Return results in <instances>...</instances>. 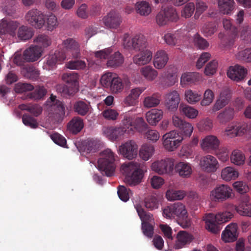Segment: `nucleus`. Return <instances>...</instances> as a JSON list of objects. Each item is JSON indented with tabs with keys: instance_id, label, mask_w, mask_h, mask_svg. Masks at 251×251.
Masks as SVG:
<instances>
[{
	"instance_id": "864d4df0",
	"label": "nucleus",
	"mask_w": 251,
	"mask_h": 251,
	"mask_svg": "<svg viewBox=\"0 0 251 251\" xmlns=\"http://www.w3.org/2000/svg\"><path fill=\"white\" fill-rule=\"evenodd\" d=\"M232 163L236 165H241L244 163L245 156L242 152L239 150H234L230 156Z\"/></svg>"
},
{
	"instance_id": "1a4fd4ad",
	"label": "nucleus",
	"mask_w": 251,
	"mask_h": 251,
	"mask_svg": "<svg viewBox=\"0 0 251 251\" xmlns=\"http://www.w3.org/2000/svg\"><path fill=\"white\" fill-rule=\"evenodd\" d=\"M26 21L36 28L40 29L45 24L44 14L37 9L29 10L25 16Z\"/></svg>"
},
{
	"instance_id": "393cba45",
	"label": "nucleus",
	"mask_w": 251,
	"mask_h": 251,
	"mask_svg": "<svg viewBox=\"0 0 251 251\" xmlns=\"http://www.w3.org/2000/svg\"><path fill=\"white\" fill-rule=\"evenodd\" d=\"M104 133L112 141L120 139L125 133H126V129L120 127H108L103 130Z\"/></svg>"
},
{
	"instance_id": "a211bd4d",
	"label": "nucleus",
	"mask_w": 251,
	"mask_h": 251,
	"mask_svg": "<svg viewBox=\"0 0 251 251\" xmlns=\"http://www.w3.org/2000/svg\"><path fill=\"white\" fill-rule=\"evenodd\" d=\"M247 74V70L239 65L230 66L227 72L229 78L237 82L243 79Z\"/></svg>"
},
{
	"instance_id": "603ef678",
	"label": "nucleus",
	"mask_w": 251,
	"mask_h": 251,
	"mask_svg": "<svg viewBox=\"0 0 251 251\" xmlns=\"http://www.w3.org/2000/svg\"><path fill=\"white\" fill-rule=\"evenodd\" d=\"M185 98L189 103L194 104L201 100V96L196 91L190 89L185 92Z\"/></svg>"
},
{
	"instance_id": "a19ab883",
	"label": "nucleus",
	"mask_w": 251,
	"mask_h": 251,
	"mask_svg": "<svg viewBox=\"0 0 251 251\" xmlns=\"http://www.w3.org/2000/svg\"><path fill=\"white\" fill-rule=\"evenodd\" d=\"M218 5L221 12L229 14L234 9V0H218Z\"/></svg>"
},
{
	"instance_id": "6e6552de",
	"label": "nucleus",
	"mask_w": 251,
	"mask_h": 251,
	"mask_svg": "<svg viewBox=\"0 0 251 251\" xmlns=\"http://www.w3.org/2000/svg\"><path fill=\"white\" fill-rule=\"evenodd\" d=\"M155 19L158 25L163 26L167 24L169 22H176L178 16L174 8L167 7L158 12Z\"/></svg>"
},
{
	"instance_id": "7ed1b4c3",
	"label": "nucleus",
	"mask_w": 251,
	"mask_h": 251,
	"mask_svg": "<svg viewBox=\"0 0 251 251\" xmlns=\"http://www.w3.org/2000/svg\"><path fill=\"white\" fill-rule=\"evenodd\" d=\"M101 85L109 90L112 94H118L121 93L125 87L129 83L128 78L122 79L112 73L103 74L100 80Z\"/></svg>"
},
{
	"instance_id": "412c9836",
	"label": "nucleus",
	"mask_w": 251,
	"mask_h": 251,
	"mask_svg": "<svg viewBox=\"0 0 251 251\" xmlns=\"http://www.w3.org/2000/svg\"><path fill=\"white\" fill-rule=\"evenodd\" d=\"M145 87H136L132 89L129 94L124 100V104L127 106H135L138 103L140 95L145 90Z\"/></svg>"
},
{
	"instance_id": "bf43d9fd",
	"label": "nucleus",
	"mask_w": 251,
	"mask_h": 251,
	"mask_svg": "<svg viewBox=\"0 0 251 251\" xmlns=\"http://www.w3.org/2000/svg\"><path fill=\"white\" fill-rule=\"evenodd\" d=\"M148 128V125L146 123L143 118L138 117L134 118L133 124V131L136 129L140 132L145 131Z\"/></svg>"
},
{
	"instance_id": "20e7f679",
	"label": "nucleus",
	"mask_w": 251,
	"mask_h": 251,
	"mask_svg": "<svg viewBox=\"0 0 251 251\" xmlns=\"http://www.w3.org/2000/svg\"><path fill=\"white\" fill-rule=\"evenodd\" d=\"M233 217V214L228 211H223L218 212L216 215L208 213L205 217V228L208 231L213 233H218L220 230V227L217 223H224L228 222Z\"/></svg>"
},
{
	"instance_id": "338daca9",
	"label": "nucleus",
	"mask_w": 251,
	"mask_h": 251,
	"mask_svg": "<svg viewBox=\"0 0 251 251\" xmlns=\"http://www.w3.org/2000/svg\"><path fill=\"white\" fill-rule=\"evenodd\" d=\"M214 98V95L212 91L210 89H207L203 94V99L201 101V105H209L212 102Z\"/></svg>"
},
{
	"instance_id": "7c9ffc66",
	"label": "nucleus",
	"mask_w": 251,
	"mask_h": 251,
	"mask_svg": "<svg viewBox=\"0 0 251 251\" xmlns=\"http://www.w3.org/2000/svg\"><path fill=\"white\" fill-rule=\"evenodd\" d=\"M33 42L35 44L34 46L37 47L38 49L42 50L50 46L51 44L50 38L45 34H40L36 36L33 39Z\"/></svg>"
},
{
	"instance_id": "13d9d810",
	"label": "nucleus",
	"mask_w": 251,
	"mask_h": 251,
	"mask_svg": "<svg viewBox=\"0 0 251 251\" xmlns=\"http://www.w3.org/2000/svg\"><path fill=\"white\" fill-rule=\"evenodd\" d=\"M47 93V90L43 86H38L29 94V98L35 100L42 99Z\"/></svg>"
},
{
	"instance_id": "f8f14e48",
	"label": "nucleus",
	"mask_w": 251,
	"mask_h": 251,
	"mask_svg": "<svg viewBox=\"0 0 251 251\" xmlns=\"http://www.w3.org/2000/svg\"><path fill=\"white\" fill-rule=\"evenodd\" d=\"M56 96L51 95L50 97V113L52 115L56 120L62 119L65 114V108L62 101L57 100Z\"/></svg>"
},
{
	"instance_id": "69168bd1",
	"label": "nucleus",
	"mask_w": 251,
	"mask_h": 251,
	"mask_svg": "<svg viewBox=\"0 0 251 251\" xmlns=\"http://www.w3.org/2000/svg\"><path fill=\"white\" fill-rule=\"evenodd\" d=\"M117 193L119 198L122 201L126 202L128 201L131 192L130 189L126 188L124 186H119Z\"/></svg>"
},
{
	"instance_id": "4468645a",
	"label": "nucleus",
	"mask_w": 251,
	"mask_h": 251,
	"mask_svg": "<svg viewBox=\"0 0 251 251\" xmlns=\"http://www.w3.org/2000/svg\"><path fill=\"white\" fill-rule=\"evenodd\" d=\"M63 50L68 55L74 58H77L80 56V46L78 43L73 38H68L63 42Z\"/></svg>"
},
{
	"instance_id": "0eeeda50",
	"label": "nucleus",
	"mask_w": 251,
	"mask_h": 251,
	"mask_svg": "<svg viewBox=\"0 0 251 251\" xmlns=\"http://www.w3.org/2000/svg\"><path fill=\"white\" fill-rule=\"evenodd\" d=\"M232 189L227 185L221 184L210 192V199L215 202H222L232 197Z\"/></svg>"
},
{
	"instance_id": "423d86ee",
	"label": "nucleus",
	"mask_w": 251,
	"mask_h": 251,
	"mask_svg": "<svg viewBox=\"0 0 251 251\" xmlns=\"http://www.w3.org/2000/svg\"><path fill=\"white\" fill-rule=\"evenodd\" d=\"M129 35L125 34L123 40V45L125 48L129 50H134L135 51L144 50L147 47V41L145 37L141 34H137L131 38L127 40Z\"/></svg>"
},
{
	"instance_id": "9b49d317",
	"label": "nucleus",
	"mask_w": 251,
	"mask_h": 251,
	"mask_svg": "<svg viewBox=\"0 0 251 251\" xmlns=\"http://www.w3.org/2000/svg\"><path fill=\"white\" fill-rule=\"evenodd\" d=\"M223 26L226 30L230 29L227 35L222 40V45L226 48H229L232 47L237 37V28L232 26L231 21L229 19H224L223 20Z\"/></svg>"
},
{
	"instance_id": "37998d69",
	"label": "nucleus",
	"mask_w": 251,
	"mask_h": 251,
	"mask_svg": "<svg viewBox=\"0 0 251 251\" xmlns=\"http://www.w3.org/2000/svg\"><path fill=\"white\" fill-rule=\"evenodd\" d=\"M135 208L142 223H151L153 221L152 215L146 211L141 205L136 204Z\"/></svg>"
},
{
	"instance_id": "2f4dec72",
	"label": "nucleus",
	"mask_w": 251,
	"mask_h": 251,
	"mask_svg": "<svg viewBox=\"0 0 251 251\" xmlns=\"http://www.w3.org/2000/svg\"><path fill=\"white\" fill-rule=\"evenodd\" d=\"M168 59V54L165 51L163 50L158 51L154 56V66L158 69H162L166 65Z\"/></svg>"
},
{
	"instance_id": "6e6d98bb",
	"label": "nucleus",
	"mask_w": 251,
	"mask_h": 251,
	"mask_svg": "<svg viewBox=\"0 0 251 251\" xmlns=\"http://www.w3.org/2000/svg\"><path fill=\"white\" fill-rule=\"evenodd\" d=\"M163 145L164 148L168 151H172L176 149L180 145L181 143V139H177L176 140H169L167 138H163Z\"/></svg>"
},
{
	"instance_id": "5701e85b",
	"label": "nucleus",
	"mask_w": 251,
	"mask_h": 251,
	"mask_svg": "<svg viewBox=\"0 0 251 251\" xmlns=\"http://www.w3.org/2000/svg\"><path fill=\"white\" fill-rule=\"evenodd\" d=\"M237 225L235 223L228 225L223 231L222 238L225 242L235 241L238 237Z\"/></svg>"
},
{
	"instance_id": "ea45409f",
	"label": "nucleus",
	"mask_w": 251,
	"mask_h": 251,
	"mask_svg": "<svg viewBox=\"0 0 251 251\" xmlns=\"http://www.w3.org/2000/svg\"><path fill=\"white\" fill-rule=\"evenodd\" d=\"M141 74L148 81H152L158 75V72L151 66H146L140 69Z\"/></svg>"
},
{
	"instance_id": "6ab92c4d",
	"label": "nucleus",
	"mask_w": 251,
	"mask_h": 251,
	"mask_svg": "<svg viewBox=\"0 0 251 251\" xmlns=\"http://www.w3.org/2000/svg\"><path fill=\"white\" fill-rule=\"evenodd\" d=\"M165 106L169 110L175 111L177 109L180 99L177 91L174 90L165 95Z\"/></svg>"
},
{
	"instance_id": "c756f323",
	"label": "nucleus",
	"mask_w": 251,
	"mask_h": 251,
	"mask_svg": "<svg viewBox=\"0 0 251 251\" xmlns=\"http://www.w3.org/2000/svg\"><path fill=\"white\" fill-rule=\"evenodd\" d=\"M152 55V52L150 50H143L133 57V62L138 65H145L151 60Z\"/></svg>"
},
{
	"instance_id": "a18cd8bd",
	"label": "nucleus",
	"mask_w": 251,
	"mask_h": 251,
	"mask_svg": "<svg viewBox=\"0 0 251 251\" xmlns=\"http://www.w3.org/2000/svg\"><path fill=\"white\" fill-rule=\"evenodd\" d=\"M161 95L159 93H154L151 96L147 97L144 100V105L147 108L157 106L160 102Z\"/></svg>"
},
{
	"instance_id": "b1692460",
	"label": "nucleus",
	"mask_w": 251,
	"mask_h": 251,
	"mask_svg": "<svg viewBox=\"0 0 251 251\" xmlns=\"http://www.w3.org/2000/svg\"><path fill=\"white\" fill-rule=\"evenodd\" d=\"M193 240V236L185 231H179L176 237V240L174 245V248L180 249L187 244H189Z\"/></svg>"
},
{
	"instance_id": "39448f33",
	"label": "nucleus",
	"mask_w": 251,
	"mask_h": 251,
	"mask_svg": "<svg viewBox=\"0 0 251 251\" xmlns=\"http://www.w3.org/2000/svg\"><path fill=\"white\" fill-rule=\"evenodd\" d=\"M163 216L167 218H176L182 222H187V212L184 204L176 202L165 207Z\"/></svg>"
},
{
	"instance_id": "72a5a7b5",
	"label": "nucleus",
	"mask_w": 251,
	"mask_h": 251,
	"mask_svg": "<svg viewBox=\"0 0 251 251\" xmlns=\"http://www.w3.org/2000/svg\"><path fill=\"white\" fill-rule=\"evenodd\" d=\"M175 169L176 172L182 177H189L192 172L190 164L184 162L177 163L175 167Z\"/></svg>"
},
{
	"instance_id": "8fccbe9b",
	"label": "nucleus",
	"mask_w": 251,
	"mask_h": 251,
	"mask_svg": "<svg viewBox=\"0 0 251 251\" xmlns=\"http://www.w3.org/2000/svg\"><path fill=\"white\" fill-rule=\"evenodd\" d=\"M57 89L62 96L65 97L73 96L78 91V89L76 86L66 85H58Z\"/></svg>"
},
{
	"instance_id": "f257e3e1",
	"label": "nucleus",
	"mask_w": 251,
	"mask_h": 251,
	"mask_svg": "<svg viewBox=\"0 0 251 251\" xmlns=\"http://www.w3.org/2000/svg\"><path fill=\"white\" fill-rule=\"evenodd\" d=\"M121 171L125 176V182L129 186H135L141 182L143 171L140 164L133 161L125 163L121 166Z\"/></svg>"
},
{
	"instance_id": "c9c22d12",
	"label": "nucleus",
	"mask_w": 251,
	"mask_h": 251,
	"mask_svg": "<svg viewBox=\"0 0 251 251\" xmlns=\"http://www.w3.org/2000/svg\"><path fill=\"white\" fill-rule=\"evenodd\" d=\"M234 115V109L231 107H226L219 113L217 119L221 124H225L233 119Z\"/></svg>"
},
{
	"instance_id": "774afa93",
	"label": "nucleus",
	"mask_w": 251,
	"mask_h": 251,
	"mask_svg": "<svg viewBox=\"0 0 251 251\" xmlns=\"http://www.w3.org/2000/svg\"><path fill=\"white\" fill-rule=\"evenodd\" d=\"M212 120L208 118L201 120L197 124V127L201 131L209 130L212 129Z\"/></svg>"
},
{
	"instance_id": "79ce46f5",
	"label": "nucleus",
	"mask_w": 251,
	"mask_h": 251,
	"mask_svg": "<svg viewBox=\"0 0 251 251\" xmlns=\"http://www.w3.org/2000/svg\"><path fill=\"white\" fill-rule=\"evenodd\" d=\"M78 75L77 73L74 72H68L64 73L62 76V79L68 85L71 86H76L78 89Z\"/></svg>"
},
{
	"instance_id": "49530a36",
	"label": "nucleus",
	"mask_w": 251,
	"mask_h": 251,
	"mask_svg": "<svg viewBox=\"0 0 251 251\" xmlns=\"http://www.w3.org/2000/svg\"><path fill=\"white\" fill-rule=\"evenodd\" d=\"M123 62V56L120 52L117 51L108 58L107 65L108 67H117L122 65Z\"/></svg>"
},
{
	"instance_id": "c85d7f7f",
	"label": "nucleus",
	"mask_w": 251,
	"mask_h": 251,
	"mask_svg": "<svg viewBox=\"0 0 251 251\" xmlns=\"http://www.w3.org/2000/svg\"><path fill=\"white\" fill-rule=\"evenodd\" d=\"M42 52L41 49H38L37 47L31 46L24 51V59L28 62H34L40 57Z\"/></svg>"
},
{
	"instance_id": "de8ad7c7",
	"label": "nucleus",
	"mask_w": 251,
	"mask_h": 251,
	"mask_svg": "<svg viewBox=\"0 0 251 251\" xmlns=\"http://www.w3.org/2000/svg\"><path fill=\"white\" fill-rule=\"evenodd\" d=\"M238 176V173L233 168L227 167L223 169L221 172V177L223 179L228 181L235 179Z\"/></svg>"
},
{
	"instance_id": "680f3d73",
	"label": "nucleus",
	"mask_w": 251,
	"mask_h": 251,
	"mask_svg": "<svg viewBox=\"0 0 251 251\" xmlns=\"http://www.w3.org/2000/svg\"><path fill=\"white\" fill-rule=\"evenodd\" d=\"M180 109L184 115L191 119L195 118L198 114L197 109L188 105L181 106Z\"/></svg>"
},
{
	"instance_id": "58836bf2",
	"label": "nucleus",
	"mask_w": 251,
	"mask_h": 251,
	"mask_svg": "<svg viewBox=\"0 0 251 251\" xmlns=\"http://www.w3.org/2000/svg\"><path fill=\"white\" fill-rule=\"evenodd\" d=\"M134 119V116L129 113H126L123 116V119L122 121V128L126 129V132L127 133H132L133 124Z\"/></svg>"
},
{
	"instance_id": "473e14b6",
	"label": "nucleus",
	"mask_w": 251,
	"mask_h": 251,
	"mask_svg": "<svg viewBox=\"0 0 251 251\" xmlns=\"http://www.w3.org/2000/svg\"><path fill=\"white\" fill-rule=\"evenodd\" d=\"M83 126L82 119L79 117H75L69 122L67 128L71 132L76 134L81 130Z\"/></svg>"
},
{
	"instance_id": "4d7b16f0",
	"label": "nucleus",
	"mask_w": 251,
	"mask_h": 251,
	"mask_svg": "<svg viewBox=\"0 0 251 251\" xmlns=\"http://www.w3.org/2000/svg\"><path fill=\"white\" fill-rule=\"evenodd\" d=\"M193 43L195 47L201 50H205L209 46L208 42L198 33L194 36Z\"/></svg>"
},
{
	"instance_id": "c03bdc74",
	"label": "nucleus",
	"mask_w": 251,
	"mask_h": 251,
	"mask_svg": "<svg viewBox=\"0 0 251 251\" xmlns=\"http://www.w3.org/2000/svg\"><path fill=\"white\" fill-rule=\"evenodd\" d=\"M89 104L82 100L76 101L74 104V111L80 116L86 115L90 110Z\"/></svg>"
},
{
	"instance_id": "e433bc0d",
	"label": "nucleus",
	"mask_w": 251,
	"mask_h": 251,
	"mask_svg": "<svg viewBox=\"0 0 251 251\" xmlns=\"http://www.w3.org/2000/svg\"><path fill=\"white\" fill-rule=\"evenodd\" d=\"M34 35L33 29L28 26L22 25L17 32L18 38L22 41H27L30 39Z\"/></svg>"
},
{
	"instance_id": "0e129e2a",
	"label": "nucleus",
	"mask_w": 251,
	"mask_h": 251,
	"mask_svg": "<svg viewBox=\"0 0 251 251\" xmlns=\"http://www.w3.org/2000/svg\"><path fill=\"white\" fill-rule=\"evenodd\" d=\"M159 202L157 199L154 196H151L145 200V206L148 209L153 210L158 207Z\"/></svg>"
},
{
	"instance_id": "bb28decb",
	"label": "nucleus",
	"mask_w": 251,
	"mask_h": 251,
	"mask_svg": "<svg viewBox=\"0 0 251 251\" xmlns=\"http://www.w3.org/2000/svg\"><path fill=\"white\" fill-rule=\"evenodd\" d=\"M248 129V124L243 123L238 126H228L225 130V134L230 138L241 136L247 132Z\"/></svg>"
},
{
	"instance_id": "9d476101",
	"label": "nucleus",
	"mask_w": 251,
	"mask_h": 251,
	"mask_svg": "<svg viewBox=\"0 0 251 251\" xmlns=\"http://www.w3.org/2000/svg\"><path fill=\"white\" fill-rule=\"evenodd\" d=\"M174 168V159L166 158L157 160L151 165L152 170L159 175L170 174Z\"/></svg>"
},
{
	"instance_id": "3c124183",
	"label": "nucleus",
	"mask_w": 251,
	"mask_h": 251,
	"mask_svg": "<svg viewBox=\"0 0 251 251\" xmlns=\"http://www.w3.org/2000/svg\"><path fill=\"white\" fill-rule=\"evenodd\" d=\"M136 10L138 13L142 16H147L149 15L151 8L149 3L145 1H141L136 3Z\"/></svg>"
},
{
	"instance_id": "f3484780",
	"label": "nucleus",
	"mask_w": 251,
	"mask_h": 251,
	"mask_svg": "<svg viewBox=\"0 0 251 251\" xmlns=\"http://www.w3.org/2000/svg\"><path fill=\"white\" fill-rule=\"evenodd\" d=\"M20 23L16 21L2 19L0 23V35L8 34L14 37Z\"/></svg>"
},
{
	"instance_id": "5fc2aeb1",
	"label": "nucleus",
	"mask_w": 251,
	"mask_h": 251,
	"mask_svg": "<svg viewBox=\"0 0 251 251\" xmlns=\"http://www.w3.org/2000/svg\"><path fill=\"white\" fill-rule=\"evenodd\" d=\"M235 210L241 216L251 217V204L242 203L235 207Z\"/></svg>"
},
{
	"instance_id": "4c0bfd02",
	"label": "nucleus",
	"mask_w": 251,
	"mask_h": 251,
	"mask_svg": "<svg viewBox=\"0 0 251 251\" xmlns=\"http://www.w3.org/2000/svg\"><path fill=\"white\" fill-rule=\"evenodd\" d=\"M154 148L152 145L145 144L139 151V156L144 160L147 161L153 155Z\"/></svg>"
},
{
	"instance_id": "dca6fc26",
	"label": "nucleus",
	"mask_w": 251,
	"mask_h": 251,
	"mask_svg": "<svg viewBox=\"0 0 251 251\" xmlns=\"http://www.w3.org/2000/svg\"><path fill=\"white\" fill-rule=\"evenodd\" d=\"M120 153L129 160L135 158L138 152V146L133 141H128L120 147Z\"/></svg>"
},
{
	"instance_id": "ddd939ff",
	"label": "nucleus",
	"mask_w": 251,
	"mask_h": 251,
	"mask_svg": "<svg viewBox=\"0 0 251 251\" xmlns=\"http://www.w3.org/2000/svg\"><path fill=\"white\" fill-rule=\"evenodd\" d=\"M200 165L203 171L208 173L215 172L219 166L217 159L211 155L202 157L200 160Z\"/></svg>"
},
{
	"instance_id": "aec40b11",
	"label": "nucleus",
	"mask_w": 251,
	"mask_h": 251,
	"mask_svg": "<svg viewBox=\"0 0 251 251\" xmlns=\"http://www.w3.org/2000/svg\"><path fill=\"white\" fill-rule=\"evenodd\" d=\"M103 22L107 27L116 29L120 26L122 20L119 13L111 11L103 18Z\"/></svg>"
},
{
	"instance_id": "052dcab7",
	"label": "nucleus",
	"mask_w": 251,
	"mask_h": 251,
	"mask_svg": "<svg viewBox=\"0 0 251 251\" xmlns=\"http://www.w3.org/2000/svg\"><path fill=\"white\" fill-rule=\"evenodd\" d=\"M185 196V193L182 191H173L169 190L167 191L166 196L169 201L180 200Z\"/></svg>"
},
{
	"instance_id": "2eb2a0df",
	"label": "nucleus",
	"mask_w": 251,
	"mask_h": 251,
	"mask_svg": "<svg viewBox=\"0 0 251 251\" xmlns=\"http://www.w3.org/2000/svg\"><path fill=\"white\" fill-rule=\"evenodd\" d=\"M172 120L174 126L180 130V134L183 137V139L185 137H189L191 135L193 126L191 124L176 116H174Z\"/></svg>"
},
{
	"instance_id": "f704fd0d",
	"label": "nucleus",
	"mask_w": 251,
	"mask_h": 251,
	"mask_svg": "<svg viewBox=\"0 0 251 251\" xmlns=\"http://www.w3.org/2000/svg\"><path fill=\"white\" fill-rule=\"evenodd\" d=\"M163 111L157 109H152L146 113V119L151 125H155L162 118Z\"/></svg>"
},
{
	"instance_id": "f03ea898",
	"label": "nucleus",
	"mask_w": 251,
	"mask_h": 251,
	"mask_svg": "<svg viewBox=\"0 0 251 251\" xmlns=\"http://www.w3.org/2000/svg\"><path fill=\"white\" fill-rule=\"evenodd\" d=\"M117 156L111 150L106 149L100 153L98 161L100 170L103 175L111 176L115 173Z\"/></svg>"
},
{
	"instance_id": "09e8293b",
	"label": "nucleus",
	"mask_w": 251,
	"mask_h": 251,
	"mask_svg": "<svg viewBox=\"0 0 251 251\" xmlns=\"http://www.w3.org/2000/svg\"><path fill=\"white\" fill-rule=\"evenodd\" d=\"M19 107L22 110L27 111L35 117L38 116L42 112V107L36 104H22Z\"/></svg>"
},
{
	"instance_id": "cd10ccee",
	"label": "nucleus",
	"mask_w": 251,
	"mask_h": 251,
	"mask_svg": "<svg viewBox=\"0 0 251 251\" xmlns=\"http://www.w3.org/2000/svg\"><path fill=\"white\" fill-rule=\"evenodd\" d=\"M201 79V75L198 73L188 72L182 75L180 78V84L182 87L195 84Z\"/></svg>"
},
{
	"instance_id": "e2e57ef3",
	"label": "nucleus",
	"mask_w": 251,
	"mask_h": 251,
	"mask_svg": "<svg viewBox=\"0 0 251 251\" xmlns=\"http://www.w3.org/2000/svg\"><path fill=\"white\" fill-rule=\"evenodd\" d=\"M22 121L25 126L31 128H36L38 126L37 120L27 114H25L23 115Z\"/></svg>"
},
{
	"instance_id": "a878e982",
	"label": "nucleus",
	"mask_w": 251,
	"mask_h": 251,
	"mask_svg": "<svg viewBox=\"0 0 251 251\" xmlns=\"http://www.w3.org/2000/svg\"><path fill=\"white\" fill-rule=\"evenodd\" d=\"M230 99V95L227 91H223L220 93L219 98L216 100L210 111L211 113L222 109L226 105Z\"/></svg>"
},
{
	"instance_id": "4be33fe9",
	"label": "nucleus",
	"mask_w": 251,
	"mask_h": 251,
	"mask_svg": "<svg viewBox=\"0 0 251 251\" xmlns=\"http://www.w3.org/2000/svg\"><path fill=\"white\" fill-rule=\"evenodd\" d=\"M219 140L216 136L208 135L202 140L201 146L203 151L210 152L217 150L219 147Z\"/></svg>"
}]
</instances>
